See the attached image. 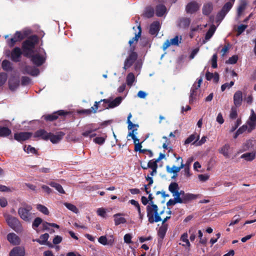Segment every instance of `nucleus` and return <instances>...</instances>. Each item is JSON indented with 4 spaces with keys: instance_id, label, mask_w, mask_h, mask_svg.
<instances>
[{
    "instance_id": "nucleus-34",
    "label": "nucleus",
    "mask_w": 256,
    "mask_h": 256,
    "mask_svg": "<svg viewBox=\"0 0 256 256\" xmlns=\"http://www.w3.org/2000/svg\"><path fill=\"white\" fill-rule=\"evenodd\" d=\"M180 188L178 183L173 182H171L168 186V190L172 194V196H174Z\"/></svg>"
},
{
    "instance_id": "nucleus-9",
    "label": "nucleus",
    "mask_w": 256,
    "mask_h": 256,
    "mask_svg": "<svg viewBox=\"0 0 256 256\" xmlns=\"http://www.w3.org/2000/svg\"><path fill=\"white\" fill-rule=\"evenodd\" d=\"M23 54V50L20 48L16 46L10 52V59L15 62H20L21 60L22 56Z\"/></svg>"
},
{
    "instance_id": "nucleus-28",
    "label": "nucleus",
    "mask_w": 256,
    "mask_h": 256,
    "mask_svg": "<svg viewBox=\"0 0 256 256\" xmlns=\"http://www.w3.org/2000/svg\"><path fill=\"white\" fill-rule=\"evenodd\" d=\"M142 148V143H138L134 144V151L138 152V151L140 153L145 154L146 152H148V156L150 158H152L153 156V152L150 150L147 149H141Z\"/></svg>"
},
{
    "instance_id": "nucleus-8",
    "label": "nucleus",
    "mask_w": 256,
    "mask_h": 256,
    "mask_svg": "<svg viewBox=\"0 0 256 256\" xmlns=\"http://www.w3.org/2000/svg\"><path fill=\"white\" fill-rule=\"evenodd\" d=\"M122 98L118 96L114 100L110 101L108 99H103L101 100V101L104 102L102 104V109L114 108L118 106L122 101Z\"/></svg>"
},
{
    "instance_id": "nucleus-43",
    "label": "nucleus",
    "mask_w": 256,
    "mask_h": 256,
    "mask_svg": "<svg viewBox=\"0 0 256 256\" xmlns=\"http://www.w3.org/2000/svg\"><path fill=\"white\" fill-rule=\"evenodd\" d=\"M36 208L41 212L43 213L46 215H48L49 214V211L48 208L44 205L41 204H38L36 205Z\"/></svg>"
},
{
    "instance_id": "nucleus-18",
    "label": "nucleus",
    "mask_w": 256,
    "mask_h": 256,
    "mask_svg": "<svg viewBox=\"0 0 256 256\" xmlns=\"http://www.w3.org/2000/svg\"><path fill=\"white\" fill-rule=\"evenodd\" d=\"M190 22L191 20L190 18L186 17L180 18L178 20V26L180 28L186 29L189 27Z\"/></svg>"
},
{
    "instance_id": "nucleus-10",
    "label": "nucleus",
    "mask_w": 256,
    "mask_h": 256,
    "mask_svg": "<svg viewBox=\"0 0 256 256\" xmlns=\"http://www.w3.org/2000/svg\"><path fill=\"white\" fill-rule=\"evenodd\" d=\"M27 58H30L32 64L36 66H42L46 62V58L38 54H30V56Z\"/></svg>"
},
{
    "instance_id": "nucleus-2",
    "label": "nucleus",
    "mask_w": 256,
    "mask_h": 256,
    "mask_svg": "<svg viewBox=\"0 0 256 256\" xmlns=\"http://www.w3.org/2000/svg\"><path fill=\"white\" fill-rule=\"evenodd\" d=\"M147 217L148 221L150 224L154 222H157L162 220V218L158 213V206L156 204H152L150 206L148 205L146 206Z\"/></svg>"
},
{
    "instance_id": "nucleus-36",
    "label": "nucleus",
    "mask_w": 256,
    "mask_h": 256,
    "mask_svg": "<svg viewBox=\"0 0 256 256\" xmlns=\"http://www.w3.org/2000/svg\"><path fill=\"white\" fill-rule=\"evenodd\" d=\"M48 184L52 187L55 188L60 193L62 194H65V191L60 184L53 181L50 182Z\"/></svg>"
},
{
    "instance_id": "nucleus-23",
    "label": "nucleus",
    "mask_w": 256,
    "mask_h": 256,
    "mask_svg": "<svg viewBox=\"0 0 256 256\" xmlns=\"http://www.w3.org/2000/svg\"><path fill=\"white\" fill-rule=\"evenodd\" d=\"M219 152L226 158H230V154L232 153V148L229 144H225L219 150Z\"/></svg>"
},
{
    "instance_id": "nucleus-50",
    "label": "nucleus",
    "mask_w": 256,
    "mask_h": 256,
    "mask_svg": "<svg viewBox=\"0 0 256 256\" xmlns=\"http://www.w3.org/2000/svg\"><path fill=\"white\" fill-rule=\"evenodd\" d=\"M246 4L245 2H243L240 3L238 8V15L240 16L243 11L245 10Z\"/></svg>"
},
{
    "instance_id": "nucleus-21",
    "label": "nucleus",
    "mask_w": 256,
    "mask_h": 256,
    "mask_svg": "<svg viewBox=\"0 0 256 256\" xmlns=\"http://www.w3.org/2000/svg\"><path fill=\"white\" fill-rule=\"evenodd\" d=\"M50 132H48L44 129H40L34 132V136L35 138H40L42 139L47 140L50 138Z\"/></svg>"
},
{
    "instance_id": "nucleus-53",
    "label": "nucleus",
    "mask_w": 256,
    "mask_h": 256,
    "mask_svg": "<svg viewBox=\"0 0 256 256\" xmlns=\"http://www.w3.org/2000/svg\"><path fill=\"white\" fill-rule=\"evenodd\" d=\"M248 26L245 24H240L238 27L236 36H240L247 28Z\"/></svg>"
},
{
    "instance_id": "nucleus-38",
    "label": "nucleus",
    "mask_w": 256,
    "mask_h": 256,
    "mask_svg": "<svg viewBox=\"0 0 256 256\" xmlns=\"http://www.w3.org/2000/svg\"><path fill=\"white\" fill-rule=\"evenodd\" d=\"M241 158H244L246 161H252L256 158V152H246L242 154L241 156Z\"/></svg>"
},
{
    "instance_id": "nucleus-12",
    "label": "nucleus",
    "mask_w": 256,
    "mask_h": 256,
    "mask_svg": "<svg viewBox=\"0 0 256 256\" xmlns=\"http://www.w3.org/2000/svg\"><path fill=\"white\" fill-rule=\"evenodd\" d=\"M200 8V5L194 1L191 2L187 4L186 11L187 14H193L196 12Z\"/></svg>"
},
{
    "instance_id": "nucleus-17",
    "label": "nucleus",
    "mask_w": 256,
    "mask_h": 256,
    "mask_svg": "<svg viewBox=\"0 0 256 256\" xmlns=\"http://www.w3.org/2000/svg\"><path fill=\"white\" fill-rule=\"evenodd\" d=\"M242 102V92L240 90L236 91L234 95V104L236 107H240Z\"/></svg>"
},
{
    "instance_id": "nucleus-45",
    "label": "nucleus",
    "mask_w": 256,
    "mask_h": 256,
    "mask_svg": "<svg viewBox=\"0 0 256 256\" xmlns=\"http://www.w3.org/2000/svg\"><path fill=\"white\" fill-rule=\"evenodd\" d=\"M138 28V32L137 34H136V36L134 37L132 40H130L128 42V44L131 46L134 41L138 42V38L141 36V33H142V30L140 26H139Z\"/></svg>"
},
{
    "instance_id": "nucleus-4",
    "label": "nucleus",
    "mask_w": 256,
    "mask_h": 256,
    "mask_svg": "<svg viewBox=\"0 0 256 256\" xmlns=\"http://www.w3.org/2000/svg\"><path fill=\"white\" fill-rule=\"evenodd\" d=\"M134 46H130L128 56L124 62L123 68L124 70H126L130 68L138 58V54L134 52Z\"/></svg>"
},
{
    "instance_id": "nucleus-3",
    "label": "nucleus",
    "mask_w": 256,
    "mask_h": 256,
    "mask_svg": "<svg viewBox=\"0 0 256 256\" xmlns=\"http://www.w3.org/2000/svg\"><path fill=\"white\" fill-rule=\"evenodd\" d=\"M31 206L24 204L23 206L18 209V214L22 219L26 222H29L32 218Z\"/></svg>"
},
{
    "instance_id": "nucleus-35",
    "label": "nucleus",
    "mask_w": 256,
    "mask_h": 256,
    "mask_svg": "<svg viewBox=\"0 0 256 256\" xmlns=\"http://www.w3.org/2000/svg\"><path fill=\"white\" fill-rule=\"evenodd\" d=\"M121 215V214H116L114 216V220L116 226H118L122 224H124L126 222V220L124 218L119 217Z\"/></svg>"
},
{
    "instance_id": "nucleus-6",
    "label": "nucleus",
    "mask_w": 256,
    "mask_h": 256,
    "mask_svg": "<svg viewBox=\"0 0 256 256\" xmlns=\"http://www.w3.org/2000/svg\"><path fill=\"white\" fill-rule=\"evenodd\" d=\"M99 128L96 127V124H86L84 127V132H82V134L84 137H94L96 134L95 133Z\"/></svg>"
},
{
    "instance_id": "nucleus-32",
    "label": "nucleus",
    "mask_w": 256,
    "mask_h": 256,
    "mask_svg": "<svg viewBox=\"0 0 256 256\" xmlns=\"http://www.w3.org/2000/svg\"><path fill=\"white\" fill-rule=\"evenodd\" d=\"M213 10V6L212 3L204 4L202 7V14L206 16H208Z\"/></svg>"
},
{
    "instance_id": "nucleus-14",
    "label": "nucleus",
    "mask_w": 256,
    "mask_h": 256,
    "mask_svg": "<svg viewBox=\"0 0 256 256\" xmlns=\"http://www.w3.org/2000/svg\"><path fill=\"white\" fill-rule=\"evenodd\" d=\"M30 30H23L22 31H16L14 34L16 40L18 42H20L22 40L27 38L30 34Z\"/></svg>"
},
{
    "instance_id": "nucleus-22",
    "label": "nucleus",
    "mask_w": 256,
    "mask_h": 256,
    "mask_svg": "<svg viewBox=\"0 0 256 256\" xmlns=\"http://www.w3.org/2000/svg\"><path fill=\"white\" fill-rule=\"evenodd\" d=\"M64 134H65L62 132H59L56 134L50 133L49 140L52 143L56 144L62 138Z\"/></svg>"
},
{
    "instance_id": "nucleus-57",
    "label": "nucleus",
    "mask_w": 256,
    "mask_h": 256,
    "mask_svg": "<svg viewBox=\"0 0 256 256\" xmlns=\"http://www.w3.org/2000/svg\"><path fill=\"white\" fill-rule=\"evenodd\" d=\"M248 124L249 126V128L248 129V132H251L256 127V122H253L249 120V121L248 122Z\"/></svg>"
},
{
    "instance_id": "nucleus-39",
    "label": "nucleus",
    "mask_w": 256,
    "mask_h": 256,
    "mask_svg": "<svg viewBox=\"0 0 256 256\" xmlns=\"http://www.w3.org/2000/svg\"><path fill=\"white\" fill-rule=\"evenodd\" d=\"M49 238V234L48 233L41 235L40 238L36 239L35 241L38 242L40 244H45Z\"/></svg>"
},
{
    "instance_id": "nucleus-54",
    "label": "nucleus",
    "mask_w": 256,
    "mask_h": 256,
    "mask_svg": "<svg viewBox=\"0 0 256 256\" xmlns=\"http://www.w3.org/2000/svg\"><path fill=\"white\" fill-rule=\"evenodd\" d=\"M31 80L30 78L23 76L21 78V84L22 86H27L30 82Z\"/></svg>"
},
{
    "instance_id": "nucleus-46",
    "label": "nucleus",
    "mask_w": 256,
    "mask_h": 256,
    "mask_svg": "<svg viewBox=\"0 0 256 256\" xmlns=\"http://www.w3.org/2000/svg\"><path fill=\"white\" fill-rule=\"evenodd\" d=\"M64 205L66 206V207L69 210H71L72 212L77 214L78 212V208L73 204L65 202L64 204Z\"/></svg>"
},
{
    "instance_id": "nucleus-52",
    "label": "nucleus",
    "mask_w": 256,
    "mask_h": 256,
    "mask_svg": "<svg viewBox=\"0 0 256 256\" xmlns=\"http://www.w3.org/2000/svg\"><path fill=\"white\" fill-rule=\"evenodd\" d=\"M42 222V220L39 217L36 218L32 222V226L35 229L37 228Z\"/></svg>"
},
{
    "instance_id": "nucleus-58",
    "label": "nucleus",
    "mask_w": 256,
    "mask_h": 256,
    "mask_svg": "<svg viewBox=\"0 0 256 256\" xmlns=\"http://www.w3.org/2000/svg\"><path fill=\"white\" fill-rule=\"evenodd\" d=\"M217 58V54H214L212 58V66L214 68H216L218 67Z\"/></svg>"
},
{
    "instance_id": "nucleus-13",
    "label": "nucleus",
    "mask_w": 256,
    "mask_h": 256,
    "mask_svg": "<svg viewBox=\"0 0 256 256\" xmlns=\"http://www.w3.org/2000/svg\"><path fill=\"white\" fill-rule=\"evenodd\" d=\"M32 136L30 132H20L14 134V138L18 142H22L29 139Z\"/></svg>"
},
{
    "instance_id": "nucleus-33",
    "label": "nucleus",
    "mask_w": 256,
    "mask_h": 256,
    "mask_svg": "<svg viewBox=\"0 0 256 256\" xmlns=\"http://www.w3.org/2000/svg\"><path fill=\"white\" fill-rule=\"evenodd\" d=\"M196 84H194L190 90V96L189 102L190 104H192L196 100V96L197 94V90L196 88Z\"/></svg>"
},
{
    "instance_id": "nucleus-40",
    "label": "nucleus",
    "mask_w": 256,
    "mask_h": 256,
    "mask_svg": "<svg viewBox=\"0 0 256 256\" xmlns=\"http://www.w3.org/2000/svg\"><path fill=\"white\" fill-rule=\"evenodd\" d=\"M216 30V28L215 26L214 25L212 26L206 34L205 40H209L214 34Z\"/></svg>"
},
{
    "instance_id": "nucleus-59",
    "label": "nucleus",
    "mask_w": 256,
    "mask_h": 256,
    "mask_svg": "<svg viewBox=\"0 0 256 256\" xmlns=\"http://www.w3.org/2000/svg\"><path fill=\"white\" fill-rule=\"evenodd\" d=\"M24 150L28 153L36 154V150L35 148L31 146L30 145H28L27 147L25 146Z\"/></svg>"
},
{
    "instance_id": "nucleus-56",
    "label": "nucleus",
    "mask_w": 256,
    "mask_h": 256,
    "mask_svg": "<svg viewBox=\"0 0 256 256\" xmlns=\"http://www.w3.org/2000/svg\"><path fill=\"white\" fill-rule=\"evenodd\" d=\"M238 56L236 55H234L228 58V60L226 61V63L232 64H235L238 62Z\"/></svg>"
},
{
    "instance_id": "nucleus-49",
    "label": "nucleus",
    "mask_w": 256,
    "mask_h": 256,
    "mask_svg": "<svg viewBox=\"0 0 256 256\" xmlns=\"http://www.w3.org/2000/svg\"><path fill=\"white\" fill-rule=\"evenodd\" d=\"M196 228H195L192 227L188 230V234L190 235V239L192 242L196 238Z\"/></svg>"
},
{
    "instance_id": "nucleus-27",
    "label": "nucleus",
    "mask_w": 256,
    "mask_h": 256,
    "mask_svg": "<svg viewBox=\"0 0 256 256\" xmlns=\"http://www.w3.org/2000/svg\"><path fill=\"white\" fill-rule=\"evenodd\" d=\"M7 240L13 245H18L20 242V238L14 233H10L7 236Z\"/></svg>"
},
{
    "instance_id": "nucleus-41",
    "label": "nucleus",
    "mask_w": 256,
    "mask_h": 256,
    "mask_svg": "<svg viewBox=\"0 0 256 256\" xmlns=\"http://www.w3.org/2000/svg\"><path fill=\"white\" fill-rule=\"evenodd\" d=\"M142 168L144 170H146L148 168H150L151 169L153 168H158V164H156V162L154 161V159L150 160L148 163L146 167H144V166H141Z\"/></svg>"
},
{
    "instance_id": "nucleus-7",
    "label": "nucleus",
    "mask_w": 256,
    "mask_h": 256,
    "mask_svg": "<svg viewBox=\"0 0 256 256\" xmlns=\"http://www.w3.org/2000/svg\"><path fill=\"white\" fill-rule=\"evenodd\" d=\"M70 114V112L64 110H59L54 112L52 114H46L42 118L46 122H53L57 120L59 116H66Z\"/></svg>"
},
{
    "instance_id": "nucleus-42",
    "label": "nucleus",
    "mask_w": 256,
    "mask_h": 256,
    "mask_svg": "<svg viewBox=\"0 0 256 256\" xmlns=\"http://www.w3.org/2000/svg\"><path fill=\"white\" fill-rule=\"evenodd\" d=\"M134 80H135V77H134V74L132 72L129 73L127 75V76L126 78V82L128 86H132V84L134 83Z\"/></svg>"
},
{
    "instance_id": "nucleus-5",
    "label": "nucleus",
    "mask_w": 256,
    "mask_h": 256,
    "mask_svg": "<svg viewBox=\"0 0 256 256\" xmlns=\"http://www.w3.org/2000/svg\"><path fill=\"white\" fill-rule=\"evenodd\" d=\"M8 224L16 232H21L22 230V226L18 218L9 216L6 218Z\"/></svg>"
},
{
    "instance_id": "nucleus-30",
    "label": "nucleus",
    "mask_w": 256,
    "mask_h": 256,
    "mask_svg": "<svg viewBox=\"0 0 256 256\" xmlns=\"http://www.w3.org/2000/svg\"><path fill=\"white\" fill-rule=\"evenodd\" d=\"M2 68L4 71H12L13 70L12 64L9 60H4L2 62Z\"/></svg>"
},
{
    "instance_id": "nucleus-37",
    "label": "nucleus",
    "mask_w": 256,
    "mask_h": 256,
    "mask_svg": "<svg viewBox=\"0 0 256 256\" xmlns=\"http://www.w3.org/2000/svg\"><path fill=\"white\" fill-rule=\"evenodd\" d=\"M154 10L151 6L146 8L144 16L146 18H151L154 16Z\"/></svg>"
},
{
    "instance_id": "nucleus-11",
    "label": "nucleus",
    "mask_w": 256,
    "mask_h": 256,
    "mask_svg": "<svg viewBox=\"0 0 256 256\" xmlns=\"http://www.w3.org/2000/svg\"><path fill=\"white\" fill-rule=\"evenodd\" d=\"M234 3L232 1L226 2L222 6L221 10L218 13L216 16L217 18L220 20H222L232 8Z\"/></svg>"
},
{
    "instance_id": "nucleus-19",
    "label": "nucleus",
    "mask_w": 256,
    "mask_h": 256,
    "mask_svg": "<svg viewBox=\"0 0 256 256\" xmlns=\"http://www.w3.org/2000/svg\"><path fill=\"white\" fill-rule=\"evenodd\" d=\"M24 248L20 246L14 248L9 254V256H24Z\"/></svg>"
},
{
    "instance_id": "nucleus-48",
    "label": "nucleus",
    "mask_w": 256,
    "mask_h": 256,
    "mask_svg": "<svg viewBox=\"0 0 256 256\" xmlns=\"http://www.w3.org/2000/svg\"><path fill=\"white\" fill-rule=\"evenodd\" d=\"M198 237L200 238V243L206 246L207 244V238L205 237H202V232L201 230L198 231Z\"/></svg>"
},
{
    "instance_id": "nucleus-20",
    "label": "nucleus",
    "mask_w": 256,
    "mask_h": 256,
    "mask_svg": "<svg viewBox=\"0 0 256 256\" xmlns=\"http://www.w3.org/2000/svg\"><path fill=\"white\" fill-rule=\"evenodd\" d=\"M160 25L158 21L154 22L150 26L149 33L151 35H157L160 30Z\"/></svg>"
},
{
    "instance_id": "nucleus-1",
    "label": "nucleus",
    "mask_w": 256,
    "mask_h": 256,
    "mask_svg": "<svg viewBox=\"0 0 256 256\" xmlns=\"http://www.w3.org/2000/svg\"><path fill=\"white\" fill-rule=\"evenodd\" d=\"M39 42V38L36 34L30 36L22 44L23 54L26 57H29L30 54L34 53L36 46Z\"/></svg>"
},
{
    "instance_id": "nucleus-64",
    "label": "nucleus",
    "mask_w": 256,
    "mask_h": 256,
    "mask_svg": "<svg viewBox=\"0 0 256 256\" xmlns=\"http://www.w3.org/2000/svg\"><path fill=\"white\" fill-rule=\"evenodd\" d=\"M62 240V238L61 236H56L53 239L52 242L54 244H60Z\"/></svg>"
},
{
    "instance_id": "nucleus-15",
    "label": "nucleus",
    "mask_w": 256,
    "mask_h": 256,
    "mask_svg": "<svg viewBox=\"0 0 256 256\" xmlns=\"http://www.w3.org/2000/svg\"><path fill=\"white\" fill-rule=\"evenodd\" d=\"M22 73L24 74H28L32 76H36L39 74L40 70L37 68L26 65L23 68Z\"/></svg>"
},
{
    "instance_id": "nucleus-60",
    "label": "nucleus",
    "mask_w": 256,
    "mask_h": 256,
    "mask_svg": "<svg viewBox=\"0 0 256 256\" xmlns=\"http://www.w3.org/2000/svg\"><path fill=\"white\" fill-rule=\"evenodd\" d=\"M234 82H233V81H231L230 83H228V82L225 83L221 86V90L222 92H224L226 90V89L227 88H230L232 86H234Z\"/></svg>"
},
{
    "instance_id": "nucleus-29",
    "label": "nucleus",
    "mask_w": 256,
    "mask_h": 256,
    "mask_svg": "<svg viewBox=\"0 0 256 256\" xmlns=\"http://www.w3.org/2000/svg\"><path fill=\"white\" fill-rule=\"evenodd\" d=\"M166 11V8L164 4H158L156 8V14L158 17L162 16Z\"/></svg>"
},
{
    "instance_id": "nucleus-16",
    "label": "nucleus",
    "mask_w": 256,
    "mask_h": 256,
    "mask_svg": "<svg viewBox=\"0 0 256 256\" xmlns=\"http://www.w3.org/2000/svg\"><path fill=\"white\" fill-rule=\"evenodd\" d=\"M168 224H162L158 228V243L162 244L168 230Z\"/></svg>"
},
{
    "instance_id": "nucleus-61",
    "label": "nucleus",
    "mask_w": 256,
    "mask_h": 256,
    "mask_svg": "<svg viewBox=\"0 0 256 256\" xmlns=\"http://www.w3.org/2000/svg\"><path fill=\"white\" fill-rule=\"evenodd\" d=\"M252 146V142L250 140H247L246 142L243 144L242 150L244 151H246L248 150L250 147Z\"/></svg>"
},
{
    "instance_id": "nucleus-31",
    "label": "nucleus",
    "mask_w": 256,
    "mask_h": 256,
    "mask_svg": "<svg viewBox=\"0 0 256 256\" xmlns=\"http://www.w3.org/2000/svg\"><path fill=\"white\" fill-rule=\"evenodd\" d=\"M12 130L10 129L6 126H0V137H8L11 135Z\"/></svg>"
},
{
    "instance_id": "nucleus-63",
    "label": "nucleus",
    "mask_w": 256,
    "mask_h": 256,
    "mask_svg": "<svg viewBox=\"0 0 256 256\" xmlns=\"http://www.w3.org/2000/svg\"><path fill=\"white\" fill-rule=\"evenodd\" d=\"M242 124V120L238 118L236 122H235L234 126H232L230 132H234L238 127V126Z\"/></svg>"
},
{
    "instance_id": "nucleus-26",
    "label": "nucleus",
    "mask_w": 256,
    "mask_h": 256,
    "mask_svg": "<svg viewBox=\"0 0 256 256\" xmlns=\"http://www.w3.org/2000/svg\"><path fill=\"white\" fill-rule=\"evenodd\" d=\"M197 197V195L186 193L183 197L180 198V200H181L180 204H187L190 201L196 199Z\"/></svg>"
},
{
    "instance_id": "nucleus-44",
    "label": "nucleus",
    "mask_w": 256,
    "mask_h": 256,
    "mask_svg": "<svg viewBox=\"0 0 256 256\" xmlns=\"http://www.w3.org/2000/svg\"><path fill=\"white\" fill-rule=\"evenodd\" d=\"M181 202V200H180V198L178 196H174V199H170L167 202L166 206H174L177 203H180Z\"/></svg>"
},
{
    "instance_id": "nucleus-62",
    "label": "nucleus",
    "mask_w": 256,
    "mask_h": 256,
    "mask_svg": "<svg viewBox=\"0 0 256 256\" xmlns=\"http://www.w3.org/2000/svg\"><path fill=\"white\" fill-rule=\"evenodd\" d=\"M98 242L104 246L108 245V238L106 236H101L98 238Z\"/></svg>"
},
{
    "instance_id": "nucleus-55",
    "label": "nucleus",
    "mask_w": 256,
    "mask_h": 256,
    "mask_svg": "<svg viewBox=\"0 0 256 256\" xmlns=\"http://www.w3.org/2000/svg\"><path fill=\"white\" fill-rule=\"evenodd\" d=\"M6 42H7V44L8 46L9 47L12 48L15 46L16 43L18 42L16 40V38L14 36L13 38L6 40Z\"/></svg>"
},
{
    "instance_id": "nucleus-24",
    "label": "nucleus",
    "mask_w": 256,
    "mask_h": 256,
    "mask_svg": "<svg viewBox=\"0 0 256 256\" xmlns=\"http://www.w3.org/2000/svg\"><path fill=\"white\" fill-rule=\"evenodd\" d=\"M180 159L181 160V164L180 166L177 167L175 166H174L172 168L170 167V166H166V170L168 172V173H173V174H177L178 172L180 171V170L184 167V164L182 163V159L180 157H178V160Z\"/></svg>"
},
{
    "instance_id": "nucleus-51",
    "label": "nucleus",
    "mask_w": 256,
    "mask_h": 256,
    "mask_svg": "<svg viewBox=\"0 0 256 256\" xmlns=\"http://www.w3.org/2000/svg\"><path fill=\"white\" fill-rule=\"evenodd\" d=\"M8 78V75L6 73H0V86H2L6 82Z\"/></svg>"
},
{
    "instance_id": "nucleus-25",
    "label": "nucleus",
    "mask_w": 256,
    "mask_h": 256,
    "mask_svg": "<svg viewBox=\"0 0 256 256\" xmlns=\"http://www.w3.org/2000/svg\"><path fill=\"white\" fill-rule=\"evenodd\" d=\"M20 80L18 78L14 77L10 78L8 80L9 88L12 91L16 90L19 86Z\"/></svg>"
},
{
    "instance_id": "nucleus-47",
    "label": "nucleus",
    "mask_w": 256,
    "mask_h": 256,
    "mask_svg": "<svg viewBox=\"0 0 256 256\" xmlns=\"http://www.w3.org/2000/svg\"><path fill=\"white\" fill-rule=\"evenodd\" d=\"M236 106H232L231 108L230 114V119H236L238 116V112H237V109Z\"/></svg>"
}]
</instances>
